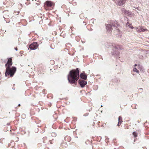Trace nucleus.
I'll return each mask as SVG.
<instances>
[{
  "label": "nucleus",
  "instance_id": "nucleus-13",
  "mask_svg": "<svg viewBox=\"0 0 149 149\" xmlns=\"http://www.w3.org/2000/svg\"><path fill=\"white\" fill-rule=\"evenodd\" d=\"M133 70L134 72H136L138 73H139V71L137 70V69L136 68H134Z\"/></svg>",
  "mask_w": 149,
  "mask_h": 149
},
{
  "label": "nucleus",
  "instance_id": "nucleus-8",
  "mask_svg": "<svg viewBox=\"0 0 149 149\" xmlns=\"http://www.w3.org/2000/svg\"><path fill=\"white\" fill-rule=\"evenodd\" d=\"M81 77L84 79H86L87 78V76L84 73H82L80 75Z\"/></svg>",
  "mask_w": 149,
  "mask_h": 149
},
{
  "label": "nucleus",
  "instance_id": "nucleus-19",
  "mask_svg": "<svg viewBox=\"0 0 149 149\" xmlns=\"http://www.w3.org/2000/svg\"><path fill=\"white\" fill-rule=\"evenodd\" d=\"M136 65H137L136 64H135V65H134V66H136Z\"/></svg>",
  "mask_w": 149,
  "mask_h": 149
},
{
  "label": "nucleus",
  "instance_id": "nucleus-15",
  "mask_svg": "<svg viewBox=\"0 0 149 149\" xmlns=\"http://www.w3.org/2000/svg\"><path fill=\"white\" fill-rule=\"evenodd\" d=\"M136 9H137V10L139 11L141 10V9L140 7H138L136 8Z\"/></svg>",
  "mask_w": 149,
  "mask_h": 149
},
{
  "label": "nucleus",
  "instance_id": "nucleus-12",
  "mask_svg": "<svg viewBox=\"0 0 149 149\" xmlns=\"http://www.w3.org/2000/svg\"><path fill=\"white\" fill-rule=\"evenodd\" d=\"M126 26H129L130 28L131 29H133L134 27L132 26V24H130L129 22H127L126 24Z\"/></svg>",
  "mask_w": 149,
  "mask_h": 149
},
{
  "label": "nucleus",
  "instance_id": "nucleus-11",
  "mask_svg": "<svg viewBox=\"0 0 149 149\" xmlns=\"http://www.w3.org/2000/svg\"><path fill=\"white\" fill-rule=\"evenodd\" d=\"M118 125L119 126L121 124L122 121V118L121 116H119L118 118Z\"/></svg>",
  "mask_w": 149,
  "mask_h": 149
},
{
  "label": "nucleus",
  "instance_id": "nucleus-23",
  "mask_svg": "<svg viewBox=\"0 0 149 149\" xmlns=\"http://www.w3.org/2000/svg\"><path fill=\"white\" fill-rule=\"evenodd\" d=\"M112 0L113 1H114L115 0Z\"/></svg>",
  "mask_w": 149,
  "mask_h": 149
},
{
  "label": "nucleus",
  "instance_id": "nucleus-1",
  "mask_svg": "<svg viewBox=\"0 0 149 149\" xmlns=\"http://www.w3.org/2000/svg\"><path fill=\"white\" fill-rule=\"evenodd\" d=\"M12 58H10L8 59L7 63L5 65L6 67L5 76L10 75V77H13L16 71V68L15 67H13L11 69L10 68V66L12 65Z\"/></svg>",
  "mask_w": 149,
  "mask_h": 149
},
{
  "label": "nucleus",
  "instance_id": "nucleus-4",
  "mask_svg": "<svg viewBox=\"0 0 149 149\" xmlns=\"http://www.w3.org/2000/svg\"><path fill=\"white\" fill-rule=\"evenodd\" d=\"M38 46L37 42H33L29 45V48L32 50H34L37 48Z\"/></svg>",
  "mask_w": 149,
  "mask_h": 149
},
{
  "label": "nucleus",
  "instance_id": "nucleus-17",
  "mask_svg": "<svg viewBox=\"0 0 149 149\" xmlns=\"http://www.w3.org/2000/svg\"><path fill=\"white\" fill-rule=\"evenodd\" d=\"M140 27L139 26V27H138L137 28H139V29H138V30H140Z\"/></svg>",
  "mask_w": 149,
  "mask_h": 149
},
{
  "label": "nucleus",
  "instance_id": "nucleus-14",
  "mask_svg": "<svg viewBox=\"0 0 149 149\" xmlns=\"http://www.w3.org/2000/svg\"><path fill=\"white\" fill-rule=\"evenodd\" d=\"M133 135L135 137H136L137 136V134L135 132H134L133 133Z\"/></svg>",
  "mask_w": 149,
  "mask_h": 149
},
{
  "label": "nucleus",
  "instance_id": "nucleus-18",
  "mask_svg": "<svg viewBox=\"0 0 149 149\" xmlns=\"http://www.w3.org/2000/svg\"><path fill=\"white\" fill-rule=\"evenodd\" d=\"M15 49L16 50V51H17V48H15Z\"/></svg>",
  "mask_w": 149,
  "mask_h": 149
},
{
  "label": "nucleus",
  "instance_id": "nucleus-16",
  "mask_svg": "<svg viewBox=\"0 0 149 149\" xmlns=\"http://www.w3.org/2000/svg\"><path fill=\"white\" fill-rule=\"evenodd\" d=\"M19 53L20 54H22L23 53V51H20L19 52Z\"/></svg>",
  "mask_w": 149,
  "mask_h": 149
},
{
  "label": "nucleus",
  "instance_id": "nucleus-21",
  "mask_svg": "<svg viewBox=\"0 0 149 149\" xmlns=\"http://www.w3.org/2000/svg\"><path fill=\"white\" fill-rule=\"evenodd\" d=\"M19 106H20V104H19V105H18Z\"/></svg>",
  "mask_w": 149,
  "mask_h": 149
},
{
  "label": "nucleus",
  "instance_id": "nucleus-6",
  "mask_svg": "<svg viewBox=\"0 0 149 149\" xmlns=\"http://www.w3.org/2000/svg\"><path fill=\"white\" fill-rule=\"evenodd\" d=\"M79 83L80 86L82 87H83L86 84L87 82L84 80H79Z\"/></svg>",
  "mask_w": 149,
  "mask_h": 149
},
{
  "label": "nucleus",
  "instance_id": "nucleus-10",
  "mask_svg": "<svg viewBox=\"0 0 149 149\" xmlns=\"http://www.w3.org/2000/svg\"><path fill=\"white\" fill-rule=\"evenodd\" d=\"M46 3L48 6L51 7L53 5V3L51 1H47L46 2Z\"/></svg>",
  "mask_w": 149,
  "mask_h": 149
},
{
  "label": "nucleus",
  "instance_id": "nucleus-2",
  "mask_svg": "<svg viewBox=\"0 0 149 149\" xmlns=\"http://www.w3.org/2000/svg\"><path fill=\"white\" fill-rule=\"evenodd\" d=\"M79 70L77 68L75 70H72L70 72L68 76V79L71 84H73L79 79Z\"/></svg>",
  "mask_w": 149,
  "mask_h": 149
},
{
  "label": "nucleus",
  "instance_id": "nucleus-7",
  "mask_svg": "<svg viewBox=\"0 0 149 149\" xmlns=\"http://www.w3.org/2000/svg\"><path fill=\"white\" fill-rule=\"evenodd\" d=\"M112 26L115 27L116 26L115 24H112V25L111 24H107L106 25V27L107 30L109 31H111Z\"/></svg>",
  "mask_w": 149,
  "mask_h": 149
},
{
  "label": "nucleus",
  "instance_id": "nucleus-22",
  "mask_svg": "<svg viewBox=\"0 0 149 149\" xmlns=\"http://www.w3.org/2000/svg\"><path fill=\"white\" fill-rule=\"evenodd\" d=\"M52 134H55V133H53Z\"/></svg>",
  "mask_w": 149,
  "mask_h": 149
},
{
  "label": "nucleus",
  "instance_id": "nucleus-20",
  "mask_svg": "<svg viewBox=\"0 0 149 149\" xmlns=\"http://www.w3.org/2000/svg\"><path fill=\"white\" fill-rule=\"evenodd\" d=\"M134 7V8H136H136L137 7Z\"/></svg>",
  "mask_w": 149,
  "mask_h": 149
},
{
  "label": "nucleus",
  "instance_id": "nucleus-5",
  "mask_svg": "<svg viewBox=\"0 0 149 149\" xmlns=\"http://www.w3.org/2000/svg\"><path fill=\"white\" fill-rule=\"evenodd\" d=\"M125 0H116L115 1L116 4L119 6H121L125 3Z\"/></svg>",
  "mask_w": 149,
  "mask_h": 149
},
{
  "label": "nucleus",
  "instance_id": "nucleus-9",
  "mask_svg": "<svg viewBox=\"0 0 149 149\" xmlns=\"http://www.w3.org/2000/svg\"><path fill=\"white\" fill-rule=\"evenodd\" d=\"M140 30H138V29L139 28H136V30L138 32H143L144 31H145L146 30H147V29H143V28L142 27H140Z\"/></svg>",
  "mask_w": 149,
  "mask_h": 149
},
{
  "label": "nucleus",
  "instance_id": "nucleus-3",
  "mask_svg": "<svg viewBox=\"0 0 149 149\" xmlns=\"http://www.w3.org/2000/svg\"><path fill=\"white\" fill-rule=\"evenodd\" d=\"M121 11L123 13L130 17H132L134 15L133 13H132L129 10H126L125 8L122 9Z\"/></svg>",
  "mask_w": 149,
  "mask_h": 149
}]
</instances>
